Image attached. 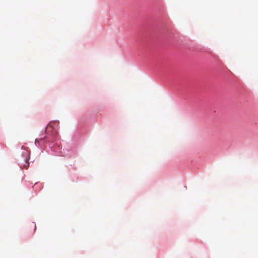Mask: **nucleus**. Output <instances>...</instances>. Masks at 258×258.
<instances>
[{"label":"nucleus","mask_w":258,"mask_h":258,"mask_svg":"<svg viewBox=\"0 0 258 258\" xmlns=\"http://www.w3.org/2000/svg\"><path fill=\"white\" fill-rule=\"evenodd\" d=\"M59 128V121L54 120L50 121L46 125L45 130V136L39 140H35V145L41 148L43 146L47 147L48 144L49 153L58 156H64L73 158L75 155V151L72 144L67 143L63 145L62 150L61 142L57 140V131Z\"/></svg>","instance_id":"nucleus-2"},{"label":"nucleus","mask_w":258,"mask_h":258,"mask_svg":"<svg viewBox=\"0 0 258 258\" xmlns=\"http://www.w3.org/2000/svg\"><path fill=\"white\" fill-rule=\"evenodd\" d=\"M22 150L21 157L18 159L19 165L21 168H25L27 169L29 166V159L30 153L25 149L24 146L21 147Z\"/></svg>","instance_id":"nucleus-3"},{"label":"nucleus","mask_w":258,"mask_h":258,"mask_svg":"<svg viewBox=\"0 0 258 258\" xmlns=\"http://www.w3.org/2000/svg\"><path fill=\"white\" fill-rule=\"evenodd\" d=\"M166 31L163 23L159 22L143 26L137 34V42L140 51L150 61L160 67L165 62L161 49Z\"/></svg>","instance_id":"nucleus-1"},{"label":"nucleus","mask_w":258,"mask_h":258,"mask_svg":"<svg viewBox=\"0 0 258 258\" xmlns=\"http://www.w3.org/2000/svg\"><path fill=\"white\" fill-rule=\"evenodd\" d=\"M36 229V225H35V228H34V230H35Z\"/></svg>","instance_id":"nucleus-4"}]
</instances>
